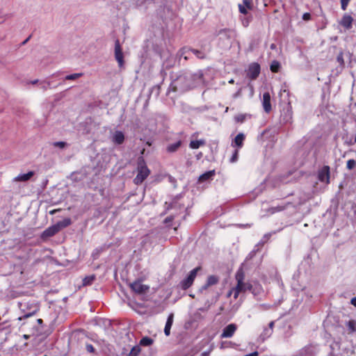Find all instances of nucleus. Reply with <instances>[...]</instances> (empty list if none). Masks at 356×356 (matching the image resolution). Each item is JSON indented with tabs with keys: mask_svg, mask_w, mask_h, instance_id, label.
<instances>
[{
	"mask_svg": "<svg viewBox=\"0 0 356 356\" xmlns=\"http://www.w3.org/2000/svg\"><path fill=\"white\" fill-rule=\"evenodd\" d=\"M350 0H341V9L346 10Z\"/></svg>",
	"mask_w": 356,
	"mask_h": 356,
	"instance_id": "e433bc0d",
	"label": "nucleus"
},
{
	"mask_svg": "<svg viewBox=\"0 0 356 356\" xmlns=\"http://www.w3.org/2000/svg\"><path fill=\"white\" fill-rule=\"evenodd\" d=\"M352 56H353V55L349 51L341 52L337 56V61L339 62V63L340 65H345L346 64L345 59L349 60H350L349 63L350 65H353V63L351 60Z\"/></svg>",
	"mask_w": 356,
	"mask_h": 356,
	"instance_id": "4468645a",
	"label": "nucleus"
},
{
	"mask_svg": "<svg viewBox=\"0 0 356 356\" xmlns=\"http://www.w3.org/2000/svg\"><path fill=\"white\" fill-rule=\"evenodd\" d=\"M318 177L321 182L328 184L330 182V167L328 165L323 166L318 172Z\"/></svg>",
	"mask_w": 356,
	"mask_h": 356,
	"instance_id": "9d476101",
	"label": "nucleus"
},
{
	"mask_svg": "<svg viewBox=\"0 0 356 356\" xmlns=\"http://www.w3.org/2000/svg\"><path fill=\"white\" fill-rule=\"evenodd\" d=\"M234 288H232V289L228 292V293H227V296H228V297L231 296L232 294H233V296H234Z\"/></svg>",
	"mask_w": 356,
	"mask_h": 356,
	"instance_id": "de8ad7c7",
	"label": "nucleus"
},
{
	"mask_svg": "<svg viewBox=\"0 0 356 356\" xmlns=\"http://www.w3.org/2000/svg\"><path fill=\"white\" fill-rule=\"evenodd\" d=\"M260 74V68H248L247 75L250 79H255Z\"/></svg>",
	"mask_w": 356,
	"mask_h": 356,
	"instance_id": "4be33fe9",
	"label": "nucleus"
},
{
	"mask_svg": "<svg viewBox=\"0 0 356 356\" xmlns=\"http://www.w3.org/2000/svg\"><path fill=\"white\" fill-rule=\"evenodd\" d=\"M219 281V279L217 276L210 275L208 277L207 280V285H210L211 287L215 284H216Z\"/></svg>",
	"mask_w": 356,
	"mask_h": 356,
	"instance_id": "cd10ccee",
	"label": "nucleus"
},
{
	"mask_svg": "<svg viewBox=\"0 0 356 356\" xmlns=\"http://www.w3.org/2000/svg\"><path fill=\"white\" fill-rule=\"evenodd\" d=\"M243 6H245L248 9L252 8V5L248 0H243Z\"/></svg>",
	"mask_w": 356,
	"mask_h": 356,
	"instance_id": "79ce46f5",
	"label": "nucleus"
},
{
	"mask_svg": "<svg viewBox=\"0 0 356 356\" xmlns=\"http://www.w3.org/2000/svg\"><path fill=\"white\" fill-rule=\"evenodd\" d=\"M235 279L237 284L234 290V298L236 300L238 298L240 293H245L246 291H250L252 282L245 281V274L242 268H240L237 270L235 275Z\"/></svg>",
	"mask_w": 356,
	"mask_h": 356,
	"instance_id": "f257e3e1",
	"label": "nucleus"
},
{
	"mask_svg": "<svg viewBox=\"0 0 356 356\" xmlns=\"http://www.w3.org/2000/svg\"><path fill=\"white\" fill-rule=\"evenodd\" d=\"M58 229L56 227V225L49 227L47 228L42 234V238H47L51 236H54L58 232Z\"/></svg>",
	"mask_w": 356,
	"mask_h": 356,
	"instance_id": "dca6fc26",
	"label": "nucleus"
},
{
	"mask_svg": "<svg viewBox=\"0 0 356 356\" xmlns=\"http://www.w3.org/2000/svg\"><path fill=\"white\" fill-rule=\"evenodd\" d=\"M270 67H280V63L277 61H273Z\"/></svg>",
	"mask_w": 356,
	"mask_h": 356,
	"instance_id": "a18cd8bd",
	"label": "nucleus"
},
{
	"mask_svg": "<svg viewBox=\"0 0 356 356\" xmlns=\"http://www.w3.org/2000/svg\"><path fill=\"white\" fill-rule=\"evenodd\" d=\"M311 18V15L309 13H305L302 15V19L305 21L309 20Z\"/></svg>",
	"mask_w": 356,
	"mask_h": 356,
	"instance_id": "37998d69",
	"label": "nucleus"
},
{
	"mask_svg": "<svg viewBox=\"0 0 356 356\" xmlns=\"http://www.w3.org/2000/svg\"><path fill=\"white\" fill-rule=\"evenodd\" d=\"M349 350L344 343L339 341H334L330 344V356H349Z\"/></svg>",
	"mask_w": 356,
	"mask_h": 356,
	"instance_id": "39448f33",
	"label": "nucleus"
},
{
	"mask_svg": "<svg viewBox=\"0 0 356 356\" xmlns=\"http://www.w3.org/2000/svg\"><path fill=\"white\" fill-rule=\"evenodd\" d=\"M238 9H239L240 13H241L243 14H247V13H248L247 8L243 5L239 4Z\"/></svg>",
	"mask_w": 356,
	"mask_h": 356,
	"instance_id": "a19ab883",
	"label": "nucleus"
},
{
	"mask_svg": "<svg viewBox=\"0 0 356 356\" xmlns=\"http://www.w3.org/2000/svg\"><path fill=\"white\" fill-rule=\"evenodd\" d=\"M95 278V275H90V276L86 277L83 280V285L91 284L92 283V282L94 281Z\"/></svg>",
	"mask_w": 356,
	"mask_h": 356,
	"instance_id": "2f4dec72",
	"label": "nucleus"
},
{
	"mask_svg": "<svg viewBox=\"0 0 356 356\" xmlns=\"http://www.w3.org/2000/svg\"><path fill=\"white\" fill-rule=\"evenodd\" d=\"M262 106L265 112L269 113L271 111L270 95L268 92L263 95Z\"/></svg>",
	"mask_w": 356,
	"mask_h": 356,
	"instance_id": "f8f14e48",
	"label": "nucleus"
},
{
	"mask_svg": "<svg viewBox=\"0 0 356 356\" xmlns=\"http://www.w3.org/2000/svg\"><path fill=\"white\" fill-rule=\"evenodd\" d=\"M200 269V267H197V268L193 269L190 272V273L187 276V277H186L184 280H183L181 282L180 286L182 289L186 290V289H188L192 285V284L193 283V281L197 275V273Z\"/></svg>",
	"mask_w": 356,
	"mask_h": 356,
	"instance_id": "423d86ee",
	"label": "nucleus"
},
{
	"mask_svg": "<svg viewBox=\"0 0 356 356\" xmlns=\"http://www.w3.org/2000/svg\"><path fill=\"white\" fill-rule=\"evenodd\" d=\"M171 220H172V218H169V217L165 219V222H169V221H171Z\"/></svg>",
	"mask_w": 356,
	"mask_h": 356,
	"instance_id": "13d9d810",
	"label": "nucleus"
},
{
	"mask_svg": "<svg viewBox=\"0 0 356 356\" xmlns=\"http://www.w3.org/2000/svg\"><path fill=\"white\" fill-rule=\"evenodd\" d=\"M275 47H276V45H275V44H272L270 45V48H271V49H275Z\"/></svg>",
	"mask_w": 356,
	"mask_h": 356,
	"instance_id": "4d7b16f0",
	"label": "nucleus"
},
{
	"mask_svg": "<svg viewBox=\"0 0 356 356\" xmlns=\"http://www.w3.org/2000/svg\"><path fill=\"white\" fill-rule=\"evenodd\" d=\"M28 40H29V38H27V39H26V40L23 42V44H25L26 42H27Z\"/></svg>",
	"mask_w": 356,
	"mask_h": 356,
	"instance_id": "680f3d73",
	"label": "nucleus"
},
{
	"mask_svg": "<svg viewBox=\"0 0 356 356\" xmlns=\"http://www.w3.org/2000/svg\"><path fill=\"white\" fill-rule=\"evenodd\" d=\"M348 329L350 332L355 331V323L353 321H350L347 323Z\"/></svg>",
	"mask_w": 356,
	"mask_h": 356,
	"instance_id": "c9c22d12",
	"label": "nucleus"
},
{
	"mask_svg": "<svg viewBox=\"0 0 356 356\" xmlns=\"http://www.w3.org/2000/svg\"><path fill=\"white\" fill-rule=\"evenodd\" d=\"M237 330V326L234 323H230L224 327L220 334V338H231Z\"/></svg>",
	"mask_w": 356,
	"mask_h": 356,
	"instance_id": "1a4fd4ad",
	"label": "nucleus"
},
{
	"mask_svg": "<svg viewBox=\"0 0 356 356\" xmlns=\"http://www.w3.org/2000/svg\"><path fill=\"white\" fill-rule=\"evenodd\" d=\"M237 121L243 122V118L242 116H239L236 118Z\"/></svg>",
	"mask_w": 356,
	"mask_h": 356,
	"instance_id": "603ef678",
	"label": "nucleus"
},
{
	"mask_svg": "<svg viewBox=\"0 0 356 356\" xmlns=\"http://www.w3.org/2000/svg\"><path fill=\"white\" fill-rule=\"evenodd\" d=\"M274 324H275V322H274V321H271V322H270V323L268 324V329H271V331H273V327H274Z\"/></svg>",
	"mask_w": 356,
	"mask_h": 356,
	"instance_id": "49530a36",
	"label": "nucleus"
},
{
	"mask_svg": "<svg viewBox=\"0 0 356 356\" xmlns=\"http://www.w3.org/2000/svg\"><path fill=\"white\" fill-rule=\"evenodd\" d=\"M66 145V143L65 142H62V141H59V142H55L54 143V147H58L59 148H64Z\"/></svg>",
	"mask_w": 356,
	"mask_h": 356,
	"instance_id": "4c0bfd02",
	"label": "nucleus"
},
{
	"mask_svg": "<svg viewBox=\"0 0 356 356\" xmlns=\"http://www.w3.org/2000/svg\"><path fill=\"white\" fill-rule=\"evenodd\" d=\"M180 145H181V141L179 140L173 144L169 145L167 147V150L169 152H174L177 150V149L180 147Z\"/></svg>",
	"mask_w": 356,
	"mask_h": 356,
	"instance_id": "bb28decb",
	"label": "nucleus"
},
{
	"mask_svg": "<svg viewBox=\"0 0 356 356\" xmlns=\"http://www.w3.org/2000/svg\"><path fill=\"white\" fill-rule=\"evenodd\" d=\"M238 159V150H235L232 158L230 159V161L232 163L236 162Z\"/></svg>",
	"mask_w": 356,
	"mask_h": 356,
	"instance_id": "58836bf2",
	"label": "nucleus"
},
{
	"mask_svg": "<svg viewBox=\"0 0 356 356\" xmlns=\"http://www.w3.org/2000/svg\"><path fill=\"white\" fill-rule=\"evenodd\" d=\"M316 350L313 346H306L300 351V356H315Z\"/></svg>",
	"mask_w": 356,
	"mask_h": 356,
	"instance_id": "6ab92c4d",
	"label": "nucleus"
},
{
	"mask_svg": "<svg viewBox=\"0 0 356 356\" xmlns=\"http://www.w3.org/2000/svg\"><path fill=\"white\" fill-rule=\"evenodd\" d=\"M71 224V220L70 218H65L63 220L58 221L56 225V227L58 228V231L61 230L62 229L67 227Z\"/></svg>",
	"mask_w": 356,
	"mask_h": 356,
	"instance_id": "5701e85b",
	"label": "nucleus"
},
{
	"mask_svg": "<svg viewBox=\"0 0 356 356\" xmlns=\"http://www.w3.org/2000/svg\"><path fill=\"white\" fill-rule=\"evenodd\" d=\"M292 119V113L289 109H287L282 115V121L284 123L290 122Z\"/></svg>",
	"mask_w": 356,
	"mask_h": 356,
	"instance_id": "a878e982",
	"label": "nucleus"
},
{
	"mask_svg": "<svg viewBox=\"0 0 356 356\" xmlns=\"http://www.w3.org/2000/svg\"><path fill=\"white\" fill-rule=\"evenodd\" d=\"M350 302L353 305L356 307V297L351 299Z\"/></svg>",
	"mask_w": 356,
	"mask_h": 356,
	"instance_id": "09e8293b",
	"label": "nucleus"
},
{
	"mask_svg": "<svg viewBox=\"0 0 356 356\" xmlns=\"http://www.w3.org/2000/svg\"><path fill=\"white\" fill-rule=\"evenodd\" d=\"M245 139V135L242 133H239L235 137L232 146H236L238 147H241L243 146V140Z\"/></svg>",
	"mask_w": 356,
	"mask_h": 356,
	"instance_id": "412c9836",
	"label": "nucleus"
},
{
	"mask_svg": "<svg viewBox=\"0 0 356 356\" xmlns=\"http://www.w3.org/2000/svg\"><path fill=\"white\" fill-rule=\"evenodd\" d=\"M82 75L81 73H74V74H70V75H67L65 76V79L66 80H74V79H78L79 77H80Z\"/></svg>",
	"mask_w": 356,
	"mask_h": 356,
	"instance_id": "f704fd0d",
	"label": "nucleus"
},
{
	"mask_svg": "<svg viewBox=\"0 0 356 356\" xmlns=\"http://www.w3.org/2000/svg\"><path fill=\"white\" fill-rule=\"evenodd\" d=\"M211 349H210V350H209V351H207V352H204V353H202V355H207L209 353V352L211 351Z\"/></svg>",
	"mask_w": 356,
	"mask_h": 356,
	"instance_id": "6e6d98bb",
	"label": "nucleus"
},
{
	"mask_svg": "<svg viewBox=\"0 0 356 356\" xmlns=\"http://www.w3.org/2000/svg\"><path fill=\"white\" fill-rule=\"evenodd\" d=\"M124 134L121 131H115L111 136L112 142L115 145L122 144L124 141Z\"/></svg>",
	"mask_w": 356,
	"mask_h": 356,
	"instance_id": "ddd939ff",
	"label": "nucleus"
},
{
	"mask_svg": "<svg viewBox=\"0 0 356 356\" xmlns=\"http://www.w3.org/2000/svg\"><path fill=\"white\" fill-rule=\"evenodd\" d=\"M353 19L349 15H344L340 22V24L346 29H350L352 27Z\"/></svg>",
	"mask_w": 356,
	"mask_h": 356,
	"instance_id": "f3484780",
	"label": "nucleus"
},
{
	"mask_svg": "<svg viewBox=\"0 0 356 356\" xmlns=\"http://www.w3.org/2000/svg\"><path fill=\"white\" fill-rule=\"evenodd\" d=\"M153 343V339L148 337H143L140 341V345L143 346H149Z\"/></svg>",
	"mask_w": 356,
	"mask_h": 356,
	"instance_id": "c85d7f7f",
	"label": "nucleus"
},
{
	"mask_svg": "<svg viewBox=\"0 0 356 356\" xmlns=\"http://www.w3.org/2000/svg\"><path fill=\"white\" fill-rule=\"evenodd\" d=\"M206 50L204 49V51L196 50V49H191L188 48H183L179 51L177 54V56L179 58V65H184L183 60H186L191 58L193 55L195 56L197 58H204L206 57Z\"/></svg>",
	"mask_w": 356,
	"mask_h": 356,
	"instance_id": "f03ea898",
	"label": "nucleus"
},
{
	"mask_svg": "<svg viewBox=\"0 0 356 356\" xmlns=\"http://www.w3.org/2000/svg\"><path fill=\"white\" fill-rule=\"evenodd\" d=\"M356 166V161L354 159H349L347 161L346 167L348 170H353Z\"/></svg>",
	"mask_w": 356,
	"mask_h": 356,
	"instance_id": "72a5a7b5",
	"label": "nucleus"
},
{
	"mask_svg": "<svg viewBox=\"0 0 356 356\" xmlns=\"http://www.w3.org/2000/svg\"><path fill=\"white\" fill-rule=\"evenodd\" d=\"M24 339H29V335L24 334Z\"/></svg>",
	"mask_w": 356,
	"mask_h": 356,
	"instance_id": "bf43d9fd",
	"label": "nucleus"
},
{
	"mask_svg": "<svg viewBox=\"0 0 356 356\" xmlns=\"http://www.w3.org/2000/svg\"><path fill=\"white\" fill-rule=\"evenodd\" d=\"M137 171L138 173L134 181L136 184L138 185L142 184L150 173V170L148 169L145 160L142 157L138 159Z\"/></svg>",
	"mask_w": 356,
	"mask_h": 356,
	"instance_id": "20e7f679",
	"label": "nucleus"
},
{
	"mask_svg": "<svg viewBox=\"0 0 356 356\" xmlns=\"http://www.w3.org/2000/svg\"><path fill=\"white\" fill-rule=\"evenodd\" d=\"M272 334L273 331H271V329H268V327H266L264 329L262 333L261 334V337L263 340H265L270 337Z\"/></svg>",
	"mask_w": 356,
	"mask_h": 356,
	"instance_id": "c756f323",
	"label": "nucleus"
},
{
	"mask_svg": "<svg viewBox=\"0 0 356 356\" xmlns=\"http://www.w3.org/2000/svg\"><path fill=\"white\" fill-rule=\"evenodd\" d=\"M270 70H271V71H272L273 72H278V70H279V68H274V67H272V68H270Z\"/></svg>",
	"mask_w": 356,
	"mask_h": 356,
	"instance_id": "3c124183",
	"label": "nucleus"
},
{
	"mask_svg": "<svg viewBox=\"0 0 356 356\" xmlns=\"http://www.w3.org/2000/svg\"><path fill=\"white\" fill-rule=\"evenodd\" d=\"M250 292L257 299H260L261 296L264 293L262 286L256 282H252Z\"/></svg>",
	"mask_w": 356,
	"mask_h": 356,
	"instance_id": "9b49d317",
	"label": "nucleus"
},
{
	"mask_svg": "<svg viewBox=\"0 0 356 356\" xmlns=\"http://www.w3.org/2000/svg\"><path fill=\"white\" fill-rule=\"evenodd\" d=\"M219 45L222 48H228L231 46L232 40L236 36V32L233 29H225L218 32Z\"/></svg>",
	"mask_w": 356,
	"mask_h": 356,
	"instance_id": "7ed1b4c3",
	"label": "nucleus"
},
{
	"mask_svg": "<svg viewBox=\"0 0 356 356\" xmlns=\"http://www.w3.org/2000/svg\"><path fill=\"white\" fill-rule=\"evenodd\" d=\"M115 58L118 61L119 67H122L124 65V56L118 40H116L115 42Z\"/></svg>",
	"mask_w": 356,
	"mask_h": 356,
	"instance_id": "0eeeda50",
	"label": "nucleus"
},
{
	"mask_svg": "<svg viewBox=\"0 0 356 356\" xmlns=\"http://www.w3.org/2000/svg\"><path fill=\"white\" fill-rule=\"evenodd\" d=\"M214 175H215V170L207 171L199 177L198 181L203 182L205 181L211 180V179H212Z\"/></svg>",
	"mask_w": 356,
	"mask_h": 356,
	"instance_id": "aec40b11",
	"label": "nucleus"
},
{
	"mask_svg": "<svg viewBox=\"0 0 356 356\" xmlns=\"http://www.w3.org/2000/svg\"><path fill=\"white\" fill-rule=\"evenodd\" d=\"M34 175L33 171H29L25 174H19L13 179V182L22 181L25 182L29 181Z\"/></svg>",
	"mask_w": 356,
	"mask_h": 356,
	"instance_id": "2eb2a0df",
	"label": "nucleus"
},
{
	"mask_svg": "<svg viewBox=\"0 0 356 356\" xmlns=\"http://www.w3.org/2000/svg\"><path fill=\"white\" fill-rule=\"evenodd\" d=\"M174 314H170L167 318L165 325L164 327V333L166 336H169L170 334V329L173 323Z\"/></svg>",
	"mask_w": 356,
	"mask_h": 356,
	"instance_id": "a211bd4d",
	"label": "nucleus"
},
{
	"mask_svg": "<svg viewBox=\"0 0 356 356\" xmlns=\"http://www.w3.org/2000/svg\"><path fill=\"white\" fill-rule=\"evenodd\" d=\"M86 349H87V350H88V352H90V353H92V352H94V350H95V349H94L93 346H92V345H90V344H88V345L86 346Z\"/></svg>",
	"mask_w": 356,
	"mask_h": 356,
	"instance_id": "c03bdc74",
	"label": "nucleus"
},
{
	"mask_svg": "<svg viewBox=\"0 0 356 356\" xmlns=\"http://www.w3.org/2000/svg\"><path fill=\"white\" fill-rule=\"evenodd\" d=\"M204 144V140H191L189 147L191 149H198L201 145Z\"/></svg>",
	"mask_w": 356,
	"mask_h": 356,
	"instance_id": "393cba45",
	"label": "nucleus"
},
{
	"mask_svg": "<svg viewBox=\"0 0 356 356\" xmlns=\"http://www.w3.org/2000/svg\"><path fill=\"white\" fill-rule=\"evenodd\" d=\"M33 314H34V312L27 313V314H26L23 315L22 316L19 317V318H18V320H19V321H22V320H24V319H25V318H29V317H30V316H33Z\"/></svg>",
	"mask_w": 356,
	"mask_h": 356,
	"instance_id": "ea45409f",
	"label": "nucleus"
},
{
	"mask_svg": "<svg viewBox=\"0 0 356 356\" xmlns=\"http://www.w3.org/2000/svg\"><path fill=\"white\" fill-rule=\"evenodd\" d=\"M250 67H260L258 63H252Z\"/></svg>",
	"mask_w": 356,
	"mask_h": 356,
	"instance_id": "8fccbe9b",
	"label": "nucleus"
},
{
	"mask_svg": "<svg viewBox=\"0 0 356 356\" xmlns=\"http://www.w3.org/2000/svg\"><path fill=\"white\" fill-rule=\"evenodd\" d=\"M38 82V79H35V80H33V81H31V83L33 85L36 84Z\"/></svg>",
	"mask_w": 356,
	"mask_h": 356,
	"instance_id": "864d4df0",
	"label": "nucleus"
},
{
	"mask_svg": "<svg viewBox=\"0 0 356 356\" xmlns=\"http://www.w3.org/2000/svg\"><path fill=\"white\" fill-rule=\"evenodd\" d=\"M229 82V83H233V82H234V81L232 79V80H230Z\"/></svg>",
	"mask_w": 356,
	"mask_h": 356,
	"instance_id": "0e129e2a",
	"label": "nucleus"
},
{
	"mask_svg": "<svg viewBox=\"0 0 356 356\" xmlns=\"http://www.w3.org/2000/svg\"><path fill=\"white\" fill-rule=\"evenodd\" d=\"M130 287L134 292L138 294H144L149 289V286L143 284L140 281H135L134 282L130 284Z\"/></svg>",
	"mask_w": 356,
	"mask_h": 356,
	"instance_id": "6e6552de",
	"label": "nucleus"
},
{
	"mask_svg": "<svg viewBox=\"0 0 356 356\" xmlns=\"http://www.w3.org/2000/svg\"><path fill=\"white\" fill-rule=\"evenodd\" d=\"M55 211H55V210H54V211H51V212H50V213L53 214V213H55Z\"/></svg>",
	"mask_w": 356,
	"mask_h": 356,
	"instance_id": "e2e57ef3",
	"label": "nucleus"
},
{
	"mask_svg": "<svg viewBox=\"0 0 356 356\" xmlns=\"http://www.w3.org/2000/svg\"><path fill=\"white\" fill-rule=\"evenodd\" d=\"M270 234H266L261 239L260 242H259L254 247V250L250 252V256L252 257L253 254L256 253L259 250V247L263 245L264 243L269 238Z\"/></svg>",
	"mask_w": 356,
	"mask_h": 356,
	"instance_id": "b1692460",
	"label": "nucleus"
},
{
	"mask_svg": "<svg viewBox=\"0 0 356 356\" xmlns=\"http://www.w3.org/2000/svg\"><path fill=\"white\" fill-rule=\"evenodd\" d=\"M37 321H38V324H42V320L41 318L37 319Z\"/></svg>",
	"mask_w": 356,
	"mask_h": 356,
	"instance_id": "5fc2aeb1",
	"label": "nucleus"
},
{
	"mask_svg": "<svg viewBox=\"0 0 356 356\" xmlns=\"http://www.w3.org/2000/svg\"><path fill=\"white\" fill-rule=\"evenodd\" d=\"M140 350L141 349L139 346H135L131 348L127 356H138Z\"/></svg>",
	"mask_w": 356,
	"mask_h": 356,
	"instance_id": "7c9ffc66",
	"label": "nucleus"
},
{
	"mask_svg": "<svg viewBox=\"0 0 356 356\" xmlns=\"http://www.w3.org/2000/svg\"><path fill=\"white\" fill-rule=\"evenodd\" d=\"M243 25H244L245 26H248V22H243Z\"/></svg>",
	"mask_w": 356,
	"mask_h": 356,
	"instance_id": "052dcab7",
	"label": "nucleus"
},
{
	"mask_svg": "<svg viewBox=\"0 0 356 356\" xmlns=\"http://www.w3.org/2000/svg\"><path fill=\"white\" fill-rule=\"evenodd\" d=\"M210 288L211 286L207 285V282H206V283L200 288L199 291L202 294H207V291H208Z\"/></svg>",
	"mask_w": 356,
	"mask_h": 356,
	"instance_id": "473e14b6",
	"label": "nucleus"
}]
</instances>
